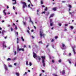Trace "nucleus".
Here are the masks:
<instances>
[{"label": "nucleus", "mask_w": 76, "mask_h": 76, "mask_svg": "<svg viewBox=\"0 0 76 76\" xmlns=\"http://www.w3.org/2000/svg\"><path fill=\"white\" fill-rule=\"evenodd\" d=\"M41 58L42 59V63H43V66L44 67H45V61L44 60L45 59V56H41Z\"/></svg>", "instance_id": "obj_1"}, {"label": "nucleus", "mask_w": 76, "mask_h": 76, "mask_svg": "<svg viewBox=\"0 0 76 76\" xmlns=\"http://www.w3.org/2000/svg\"><path fill=\"white\" fill-rule=\"evenodd\" d=\"M20 3L21 4H23V9H24L25 7H27V6L26 5V3L25 2H23L22 1H20Z\"/></svg>", "instance_id": "obj_2"}, {"label": "nucleus", "mask_w": 76, "mask_h": 76, "mask_svg": "<svg viewBox=\"0 0 76 76\" xmlns=\"http://www.w3.org/2000/svg\"><path fill=\"white\" fill-rule=\"evenodd\" d=\"M61 48L63 49V50H64V49L66 48V47L65 46V45L63 44V43H62V47H61Z\"/></svg>", "instance_id": "obj_3"}, {"label": "nucleus", "mask_w": 76, "mask_h": 76, "mask_svg": "<svg viewBox=\"0 0 76 76\" xmlns=\"http://www.w3.org/2000/svg\"><path fill=\"white\" fill-rule=\"evenodd\" d=\"M39 33H40V38H41L42 37L44 36V34L43 33V32L41 31H40Z\"/></svg>", "instance_id": "obj_4"}, {"label": "nucleus", "mask_w": 76, "mask_h": 76, "mask_svg": "<svg viewBox=\"0 0 76 76\" xmlns=\"http://www.w3.org/2000/svg\"><path fill=\"white\" fill-rule=\"evenodd\" d=\"M76 46L74 45L72 47V51L74 53V54H76V52H75V48Z\"/></svg>", "instance_id": "obj_5"}, {"label": "nucleus", "mask_w": 76, "mask_h": 76, "mask_svg": "<svg viewBox=\"0 0 76 76\" xmlns=\"http://www.w3.org/2000/svg\"><path fill=\"white\" fill-rule=\"evenodd\" d=\"M6 32V31H4V30H2V31L1 34L2 36H3V35H4V32Z\"/></svg>", "instance_id": "obj_6"}, {"label": "nucleus", "mask_w": 76, "mask_h": 76, "mask_svg": "<svg viewBox=\"0 0 76 76\" xmlns=\"http://www.w3.org/2000/svg\"><path fill=\"white\" fill-rule=\"evenodd\" d=\"M33 57L34 58H35L37 57V54L34 53V52H33Z\"/></svg>", "instance_id": "obj_7"}, {"label": "nucleus", "mask_w": 76, "mask_h": 76, "mask_svg": "<svg viewBox=\"0 0 76 76\" xmlns=\"http://www.w3.org/2000/svg\"><path fill=\"white\" fill-rule=\"evenodd\" d=\"M36 59H37H37H38V60L39 61H37L38 62H39V60H41V58H40V57H39V56H38Z\"/></svg>", "instance_id": "obj_8"}, {"label": "nucleus", "mask_w": 76, "mask_h": 76, "mask_svg": "<svg viewBox=\"0 0 76 76\" xmlns=\"http://www.w3.org/2000/svg\"><path fill=\"white\" fill-rule=\"evenodd\" d=\"M4 67L5 68V69L6 70H8V69H7V67L6 66V65L5 64H4Z\"/></svg>", "instance_id": "obj_9"}, {"label": "nucleus", "mask_w": 76, "mask_h": 76, "mask_svg": "<svg viewBox=\"0 0 76 76\" xmlns=\"http://www.w3.org/2000/svg\"><path fill=\"white\" fill-rule=\"evenodd\" d=\"M21 50V48H20L19 49V46H18L17 47V51H20Z\"/></svg>", "instance_id": "obj_10"}, {"label": "nucleus", "mask_w": 76, "mask_h": 76, "mask_svg": "<svg viewBox=\"0 0 76 76\" xmlns=\"http://www.w3.org/2000/svg\"><path fill=\"white\" fill-rule=\"evenodd\" d=\"M29 19L30 22H31L32 24L33 25V24H34V23H33V22H32V21L31 20V17H29Z\"/></svg>", "instance_id": "obj_11"}, {"label": "nucleus", "mask_w": 76, "mask_h": 76, "mask_svg": "<svg viewBox=\"0 0 76 76\" xmlns=\"http://www.w3.org/2000/svg\"><path fill=\"white\" fill-rule=\"evenodd\" d=\"M3 45L4 48H6V46L4 45V42L3 43Z\"/></svg>", "instance_id": "obj_12"}, {"label": "nucleus", "mask_w": 76, "mask_h": 76, "mask_svg": "<svg viewBox=\"0 0 76 76\" xmlns=\"http://www.w3.org/2000/svg\"><path fill=\"white\" fill-rule=\"evenodd\" d=\"M5 11H6V10H4L3 11V13L5 15H6V13Z\"/></svg>", "instance_id": "obj_13"}, {"label": "nucleus", "mask_w": 76, "mask_h": 76, "mask_svg": "<svg viewBox=\"0 0 76 76\" xmlns=\"http://www.w3.org/2000/svg\"><path fill=\"white\" fill-rule=\"evenodd\" d=\"M13 1H15V3H13V4H15L16 3V0H12Z\"/></svg>", "instance_id": "obj_14"}, {"label": "nucleus", "mask_w": 76, "mask_h": 76, "mask_svg": "<svg viewBox=\"0 0 76 76\" xmlns=\"http://www.w3.org/2000/svg\"><path fill=\"white\" fill-rule=\"evenodd\" d=\"M69 14H71V16H73L72 14L73 13V14H75V12H72V13H71V12H69Z\"/></svg>", "instance_id": "obj_15"}, {"label": "nucleus", "mask_w": 76, "mask_h": 76, "mask_svg": "<svg viewBox=\"0 0 76 76\" xmlns=\"http://www.w3.org/2000/svg\"><path fill=\"white\" fill-rule=\"evenodd\" d=\"M56 7L55 8H53L52 10H54V11H56Z\"/></svg>", "instance_id": "obj_16"}, {"label": "nucleus", "mask_w": 76, "mask_h": 76, "mask_svg": "<svg viewBox=\"0 0 76 76\" xmlns=\"http://www.w3.org/2000/svg\"><path fill=\"white\" fill-rule=\"evenodd\" d=\"M53 16H54V14H52L50 15V17H49V18H52V17H53Z\"/></svg>", "instance_id": "obj_17"}, {"label": "nucleus", "mask_w": 76, "mask_h": 76, "mask_svg": "<svg viewBox=\"0 0 76 76\" xmlns=\"http://www.w3.org/2000/svg\"><path fill=\"white\" fill-rule=\"evenodd\" d=\"M15 75H16V76H19V73L16 72L15 73Z\"/></svg>", "instance_id": "obj_18"}, {"label": "nucleus", "mask_w": 76, "mask_h": 76, "mask_svg": "<svg viewBox=\"0 0 76 76\" xmlns=\"http://www.w3.org/2000/svg\"><path fill=\"white\" fill-rule=\"evenodd\" d=\"M53 22H50V26H53Z\"/></svg>", "instance_id": "obj_19"}, {"label": "nucleus", "mask_w": 76, "mask_h": 76, "mask_svg": "<svg viewBox=\"0 0 76 76\" xmlns=\"http://www.w3.org/2000/svg\"><path fill=\"white\" fill-rule=\"evenodd\" d=\"M10 60H12V59L10 58H8L7 60V61H10Z\"/></svg>", "instance_id": "obj_20"}, {"label": "nucleus", "mask_w": 76, "mask_h": 76, "mask_svg": "<svg viewBox=\"0 0 76 76\" xmlns=\"http://www.w3.org/2000/svg\"><path fill=\"white\" fill-rule=\"evenodd\" d=\"M23 24H24V25H26V22H25L23 21Z\"/></svg>", "instance_id": "obj_21"}, {"label": "nucleus", "mask_w": 76, "mask_h": 76, "mask_svg": "<svg viewBox=\"0 0 76 76\" xmlns=\"http://www.w3.org/2000/svg\"><path fill=\"white\" fill-rule=\"evenodd\" d=\"M21 39L22 41H25V40L23 39V37H21Z\"/></svg>", "instance_id": "obj_22"}, {"label": "nucleus", "mask_w": 76, "mask_h": 76, "mask_svg": "<svg viewBox=\"0 0 76 76\" xmlns=\"http://www.w3.org/2000/svg\"><path fill=\"white\" fill-rule=\"evenodd\" d=\"M16 57H15L12 59V61H14L15 60H16Z\"/></svg>", "instance_id": "obj_23"}, {"label": "nucleus", "mask_w": 76, "mask_h": 76, "mask_svg": "<svg viewBox=\"0 0 76 76\" xmlns=\"http://www.w3.org/2000/svg\"><path fill=\"white\" fill-rule=\"evenodd\" d=\"M65 73V72L64 71V70L62 72V75H64Z\"/></svg>", "instance_id": "obj_24"}, {"label": "nucleus", "mask_w": 76, "mask_h": 76, "mask_svg": "<svg viewBox=\"0 0 76 76\" xmlns=\"http://www.w3.org/2000/svg\"><path fill=\"white\" fill-rule=\"evenodd\" d=\"M10 29H11V31L12 32V31H13V30H14V29H13V28H12V27H11V28H10Z\"/></svg>", "instance_id": "obj_25"}, {"label": "nucleus", "mask_w": 76, "mask_h": 76, "mask_svg": "<svg viewBox=\"0 0 76 76\" xmlns=\"http://www.w3.org/2000/svg\"><path fill=\"white\" fill-rule=\"evenodd\" d=\"M53 76H57V75L56 74H55V73L53 74Z\"/></svg>", "instance_id": "obj_26"}, {"label": "nucleus", "mask_w": 76, "mask_h": 76, "mask_svg": "<svg viewBox=\"0 0 76 76\" xmlns=\"http://www.w3.org/2000/svg\"><path fill=\"white\" fill-rule=\"evenodd\" d=\"M68 7H69V8H72V6L71 5L69 4L68 5Z\"/></svg>", "instance_id": "obj_27"}, {"label": "nucleus", "mask_w": 76, "mask_h": 76, "mask_svg": "<svg viewBox=\"0 0 76 76\" xmlns=\"http://www.w3.org/2000/svg\"><path fill=\"white\" fill-rule=\"evenodd\" d=\"M41 4H43V0H41Z\"/></svg>", "instance_id": "obj_28"}, {"label": "nucleus", "mask_w": 76, "mask_h": 76, "mask_svg": "<svg viewBox=\"0 0 76 76\" xmlns=\"http://www.w3.org/2000/svg\"><path fill=\"white\" fill-rule=\"evenodd\" d=\"M58 25L59 26H61V23H58Z\"/></svg>", "instance_id": "obj_29"}, {"label": "nucleus", "mask_w": 76, "mask_h": 76, "mask_svg": "<svg viewBox=\"0 0 76 76\" xmlns=\"http://www.w3.org/2000/svg\"><path fill=\"white\" fill-rule=\"evenodd\" d=\"M68 61H69V63L70 64H71V63H72L71 62V61H70V60L68 59Z\"/></svg>", "instance_id": "obj_30"}, {"label": "nucleus", "mask_w": 76, "mask_h": 76, "mask_svg": "<svg viewBox=\"0 0 76 76\" xmlns=\"http://www.w3.org/2000/svg\"><path fill=\"white\" fill-rule=\"evenodd\" d=\"M26 65H27V66H28V65H29V64H28V61H26Z\"/></svg>", "instance_id": "obj_31"}, {"label": "nucleus", "mask_w": 76, "mask_h": 76, "mask_svg": "<svg viewBox=\"0 0 76 76\" xmlns=\"http://www.w3.org/2000/svg\"><path fill=\"white\" fill-rule=\"evenodd\" d=\"M27 32H28V34H29L30 35V33H29V31L28 30H27Z\"/></svg>", "instance_id": "obj_32"}, {"label": "nucleus", "mask_w": 76, "mask_h": 76, "mask_svg": "<svg viewBox=\"0 0 76 76\" xmlns=\"http://www.w3.org/2000/svg\"><path fill=\"white\" fill-rule=\"evenodd\" d=\"M47 9H48V8L47 7H46V9H45V11H47Z\"/></svg>", "instance_id": "obj_33"}, {"label": "nucleus", "mask_w": 76, "mask_h": 76, "mask_svg": "<svg viewBox=\"0 0 76 76\" xmlns=\"http://www.w3.org/2000/svg\"><path fill=\"white\" fill-rule=\"evenodd\" d=\"M15 30H17V26H15Z\"/></svg>", "instance_id": "obj_34"}, {"label": "nucleus", "mask_w": 76, "mask_h": 76, "mask_svg": "<svg viewBox=\"0 0 76 76\" xmlns=\"http://www.w3.org/2000/svg\"><path fill=\"white\" fill-rule=\"evenodd\" d=\"M52 21H53V19H50V22H52Z\"/></svg>", "instance_id": "obj_35"}, {"label": "nucleus", "mask_w": 76, "mask_h": 76, "mask_svg": "<svg viewBox=\"0 0 76 76\" xmlns=\"http://www.w3.org/2000/svg\"><path fill=\"white\" fill-rule=\"evenodd\" d=\"M61 59H59L58 61V62H59V63H61Z\"/></svg>", "instance_id": "obj_36"}, {"label": "nucleus", "mask_w": 76, "mask_h": 76, "mask_svg": "<svg viewBox=\"0 0 76 76\" xmlns=\"http://www.w3.org/2000/svg\"><path fill=\"white\" fill-rule=\"evenodd\" d=\"M9 67H12V66L10 65H9Z\"/></svg>", "instance_id": "obj_37"}, {"label": "nucleus", "mask_w": 76, "mask_h": 76, "mask_svg": "<svg viewBox=\"0 0 76 76\" xmlns=\"http://www.w3.org/2000/svg\"><path fill=\"white\" fill-rule=\"evenodd\" d=\"M39 44H42V42L40 41V42H39Z\"/></svg>", "instance_id": "obj_38"}, {"label": "nucleus", "mask_w": 76, "mask_h": 76, "mask_svg": "<svg viewBox=\"0 0 76 76\" xmlns=\"http://www.w3.org/2000/svg\"><path fill=\"white\" fill-rule=\"evenodd\" d=\"M27 73H28V72H25V73L24 74V75H23L24 76V75H26V74H27Z\"/></svg>", "instance_id": "obj_39"}, {"label": "nucleus", "mask_w": 76, "mask_h": 76, "mask_svg": "<svg viewBox=\"0 0 76 76\" xmlns=\"http://www.w3.org/2000/svg\"><path fill=\"white\" fill-rule=\"evenodd\" d=\"M21 50L22 51H24V49H21Z\"/></svg>", "instance_id": "obj_40"}, {"label": "nucleus", "mask_w": 76, "mask_h": 76, "mask_svg": "<svg viewBox=\"0 0 76 76\" xmlns=\"http://www.w3.org/2000/svg\"><path fill=\"white\" fill-rule=\"evenodd\" d=\"M54 39H52L51 40V42H53V41H54Z\"/></svg>", "instance_id": "obj_41"}, {"label": "nucleus", "mask_w": 76, "mask_h": 76, "mask_svg": "<svg viewBox=\"0 0 76 76\" xmlns=\"http://www.w3.org/2000/svg\"><path fill=\"white\" fill-rule=\"evenodd\" d=\"M13 9L14 10H15V7L14 6H13Z\"/></svg>", "instance_id": "obj_42"}, {"label": "nucleus", "mask_w": 76, "mask_h": 76, "mask_svg": "<svg viewBox=\"0 0 76 76\" xmlns=\"http://www.w3.org/2000/svg\"><path fill=\"white\" fill-rule=\"evenodd\" d=\"M29 65L30 66L32 65V64L31 63V62H29Z\"/></svg>", "instance_id": "obj_43"}, {"label": "nucleus", "mask_w": 76, "mask_h": 76, "mask_svg": "<svg viewBox=\"0 0 76 76\" xmlns=\"http://www.w3.org/2000/svg\"><path fill=\"white\" fill-rule=\"evenodd\" d=\"M58 38V37H57V36H56L55 37V39H57Z\"/></svg>", "instance_id": "obj_44"}, {"label": "nucleus", "mask_w": 76, "mask_h": 76, "mask_svg": "<svg viewBox=\"0 0 76 76\" xmlns=\"http://www.w3.org/2000/svg\"><path fill=\"white\" fill-rule=\"evenodd\" d=\"M45 11H44V12H42V14H43V13L45 14Z\"/></svg>", "instance_id": "obj_45"}, {"label": "nucleus", "mask_w": 76, "mask_h": 76, "mask_svg": "<svg viewBox=\"0 0 76 76\" xmlns=\"http://www.w3.org/2000/svg\"><path fill=\"white\" fill-rule=\"evenodd\" d=\"M52 63H54V60H53L52 61Z\"/></svg>", "instance_id": "obj_46"}, {"label": "nucleus", "mask_w": 76, "mask_h": 76, "mask_svg": "<svg viewBox=\"0 0 76 76\" xmlns=\"http://www.w3.org/2000/svg\"><path fill=\"white\" fill-rule=\"evenodd\" d=\"M49 12H48L47 13V14H46L47 16H48V15H49Z\"/></svg>", "instance_id": "obj_47"}, {"label": "nucleus", "mask_w": 76, "mask_h": 76, "mask_svg": "<svg viewBox=\"0 0 76 76\" xmlns=\"http://www.w3.org/2000/svg\"><path fill=\"white\" fill-rule=\"evenodd\" d=\"M71 29H73V27L72 26H71Z\"/></svg>", "instance_id": "obj_48"}, {"label": "nucleus", "mask_w": 76, "mask_h": 76, "mask_svg": "<svg viewBox=\"0 0 76 76\" xmlns=\"http://www.w3.org/2000/svg\"><path fill=\"white\" fill-rule=\"evenodd\" d=\"M39 9H38L37 10V12H39Z\"/></svg>", "instance_id": "obj_49"}, {"label": "nucleus", "mask_w": 76, "mask_h": 76, "mask_svg": "<svg viewBox=\"0 0 76 76\" xmlns=\"http://www.w3.org/2000/svg\"><path fill=\"white\" fill-rule=\"evenodd\" d=\"M31 6H32V7H34V5H33L31 3Z\"/></svg>", "instance_id": "obj_50"}, {"label": "nucleus", "mask_w": 76, "mask_h": 76, "mask_svg": "<svg viewBox=\"0 0 76 76\" xmlns=\"http://www.w3.org/2000/svg\"><path fill=\"white\" fill-rule=\"evenodd\" d=\"M68 25L67 24H65V26H68Z\"/></svg>", "instance_id": "obj_51"}, {"label": "nucleus", "mask_w": 76, "mask_h": 76, "mask_svg": "<svg viewBox=\"0 0 76 76\" xmlns=\"http://www.w3.org/2000/svg\"><path fill=\"white\" fill-rule=\"evenodd\" d=\"M28 48H31V46H30V45H28Z\"/></svg>", "instance_id": "obj_52"}, {"label": "nucleus", "mask_w": 76, "mask_h": 76, "mask_svg": "<svg viewBox=\"0 0 76 76\" xmlns=\"http://www.w3.org/2000/svg\"><path fill=\"white\" fill-rule=\"evenodd\" d=\"M14 66H16V63H14Z\"/></svg>", "instance_id": "obj_53"}, {"label": "nucleus", "mask_w": 76, "mask_h": 76, "mask_svg": "<svg viewBox=\"0 0 76 76\" xmlns=\"http://www.w3.org/2000/svg\"><path fill=\"white\" fill-rule=\"evenodd\" d=\"M62 3H66V1H62Z\"/></svg>", "instance_id": "obj_54"}, {"label": "nucleus", "mask_w": 76, "mask_h": 76, "mask_svg": "<svg viewBox=\"0 0 76 76\" xmlns=\"http://www.w3.org/2000/svg\"><path fill=\"white\" fill-rule=\"evenodd\" d=\"M16 34H17V35H18V32H17Z\"/></svg>", "instance_id": "obj_55"}, {"label": "nucleus", "mask_w": 76, "mask_h": 76, "mask_svg": "<svg viewBox=\"0 0 76 76\" xmlns=\"http://www.w3.org/2000/svg\"><path fill=\"white\" fill-rule=\"evenodd\" d=\"M48 52H50V51L49 49H48Z\"/></svg>", "instance_id": "obj_56"}, {"label": "nucleus", "mask_w": 76, "mask_h": 76, "mask_svg": "<svg viewBox=\"0 0 76 76\" xmlns=\"http://www.w3.org/2000/svg\"><path fill=\"white\" fill-rule=\"evenodd\" d=\"M48 46H49V45H47L46 46V48H47V47H48Z\"/></svg>", "instance_id": "obj_57"}, {"label": "nucleus", "mask_w": 76, "mask_h": 76, "mask_svg": "<svg viewBox=\"0 0 76 76\" xmlns=\"http://www.w3.org/2000/svg\"><path fill=\"white\" fill-rule=\"evenodd\" d=\"M71 53H69V56H71Z\"/></svg>", "instance_id": "obj_58"}, {"label": "nucleus", "mask_w": 76, "mask_h": 76, "mask_svg": "<svg viewBox=\"0 0 76 76\" xmlns=\"http://www.w3.org/2000/svg\"><path fill=\"white\" fill-rule=\"evenodd\" d=\"M24 48H26V45H24Z\"/></svg>", "instance_id": "obj_59"}, {"label": "nucleus", "mask_w": 76, "mask_h": 76, "mask_svg": "<svg viewBox=\"0 0 76 76\" xmlns=\"http://www.w3.org/2000/svg\"><path fill=\"white\" fill-rule=\"evenodd\" d=\"M42 72H43V73H44V70H42Z\"/></svg>", "instance_id": "obj_60"}, {"label": "nucleus", "mask_w": 76, "mask_h": 76, "mask_svg": "<svg viewBox=\"0 0 76 76\" xmlns=\"http://www.w3.org/2000/svg\"><path fill=\"white\" fill-rule=\"evenodd\" d=\"M34 28L35 29H36V27L35 26H34Z\"/></svg>", "instance_id": "obj_61"}, {"label": "nucleus", "mask_w": 76, "mask_h": 76, "mask_svg": "<svg viewBox=\"0 0 76 76\" xmlns=\"http://www.w3.org/2000/svg\"><path fill=\"white\" fill-rule=\"evenodd\" d=\"M7 9H9V6H7Z\"/></svg>", "instance_id": "obj_62"}, {"label": "nucleus", "mask_w": 76, "mask_h": 76, "mask_svg": "<svg viewBox=\"0 0 76 76\" xmlns=\"http://www.w3.org/2000/svg\"><path fill=\"white\" fill-rule=\"evenodd\" d=\"M31 37L32 38H34V37H33V36H31Z\"/></svg>", "instance_id": "obj_63"}, {"label": "nucleus", "mask_w": 76, "mask_h": 76, "mask_svg": "<svg viewBox=\"0 0 76 76\" xmlns=\"http://www.w3.org/2000/svg\"><path fill=\"white\" fill-rule=\"evenodd\" d=\"M31 32H34V30H32L31 31Z\"/></svg>", "instance_id": "obj_64"}]
</instances>
